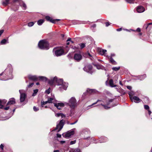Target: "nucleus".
<instances>
[{
	"label": "nucleus",
	"mask_w": 152,
	"mask_h": 152,
	"mask_svg": "<svg viewBox=\"0 0 152 152\" xmlns=\"http://www.w3.org/2000/svg\"><path fill=\"white\" fill-rule=\"evenodd\" d=\"M34 24V23L33 22H31L28 23V26L29 27H31L33 26Z\"/></svg>",
	"instance_id": "nucleus-36"
},
{
	"label": "nucleus",
	"mask_w": 152,
	"mask_h": 152,
	"mask_svg": "<svg viewBox=\"0 0 152 152\" xmlns=\"http://www.w3.org/2000/svg\"><path fill=\"white\" fill-rule=\"evenodd\" d=\"M137 10L138 12L141 13L144 11L145 9L142 6H139L137 7Z\"/></svg>",
	"instance_id": "nucleus-19"
},
{
	"label": "nucleus",
	"mask_w": 152,
	"mask_h": 152,
	"mask_svg": "<svg viewBox=\"0 0 152 152\" xmlns=\"http://www.w3.org/2000/svg\"><path fill=\"white\" fill-rule=\"evenodd\" d=\"M120 66H118V67H113L112 68V69L113 71H117L120 69Z\"/></svg>",
	"instance_id": "nucleus-32"
},
{
	"label": "nucleus",
	"mask_w": 152,
	"mask_h": 152,
	"mask_svg": "<svg viewBox=\"0 0 152 152\" xmlns=\"http://www.w3.org/2000/svg\"><path fill=\"white\" fill-rule=\"evenodd\" d=\"M92 27L93 28H94L96 27V25L95 24H94L92 25Z\"/></svg>",
	"instance_id": "nucleus-63"
},
{
	"label": "nucleus",
	"mask_w": 152,
	"mask_h": 152,
	"mask_svg": "<svg viewBox=\"0 0 152 152\" xmlns=\"http://www.w3.org/2000/svg\"><path fill=\"white\" fill-rule=\"evenodd\" d=\"M106 83L107 86H109L111 87H115L117 86L116 85L114 84L113 80L112 79H110L108 82L106 81Z\"/></svg>",
	"instance_id": "nucleus-13"
},
{
	"label": "nucleus",
	"mask_w": 152,
	"mask_h": 152,
	"mask_svg": "<svg viewBox=\"0 0 152 152\" xmlns=\"http://www.w3.org/2000/svg\"><path fill=\"white\" fill-rule=\"evenodd\" d=\"M82 58V56L80 53H75L74 56V59L75 60L77 61H79L81 60Z\"/></svg>",
	"instance_id": "nucleus-12"
},
{
	"label": "nucleus",
	"mask_w": 152,
	"mask_h": 152,
	"mask_svg": "<svg viewBox=\"0 0 152 152\" xmlns=\"http://www.w3.org/2000/svg\"><path fill=\"white\" fill-rule=\"evenodd\" d=\"M144 108L145 109H146V110H149V106L147 105H144Z\"/></svg>",
	"instance_id": "nucleus-41"
},
{
	"label": "nucleus",
	"mask_w": 152,
	"mask_h": 152,
	"mask_svg": "<svg viewBox=\"0 0 152 152\" xmlns=\"http://www.w3.org/2000/svg\"><path fill=\"white\" fill-rule=\"evenodd\" d=\"M136 31H138V32H140L141 31V29H140V28H138L137 29Z\"/></svg>",
	"instance_id": "nucleus-55"
},
{
	"label": "nucleus",
	"mask_w": 152,
	"mask_h": 152,
	"mask_svg": "<svg viewBox=\"0 0 152 152\" xmlns=\"http://www.w3.org/2000/svg\"><path fill=\"white\" fill-rule=\"evenodd\" d=\"M28 78L31 80L37 81L38 80V76L36 75H29L28 76Z\"/></svg>",
	"instance_id": "nucleus-18"
},
{
	"label": "nucleus",
	"mask_w": 152,
	"mask_h": 152,
	"mask_svg": "<svg viewBox=\"0 0 152 152\" xmlns=\"http://www.w3.org/2000/svg\"><path fill=\"white\" fill-rule=\"evenodd\" d=\"M86 55V56L87 57L89 58L91 60H93V57L92 55L89 53L87 52Z\"/></svg>",
	"instance_id": "nucleus-30"
},
{
	"label": "nucleus",
	"mask_w": 152,
	"mask_h": 152,
	"mask_svg": "<svg viewBox=\"0 0 152 152\" xmlns=\"http://www.w3.org/2000/svg\"><path fill=\"white\" fill-rule=\"evenodd\" d=\"M129 95L130 99L131 97H132V95H134V93L133 91H131L130 92H129Z\"/></svg>",
	"instance_id": "nucleus-33"
},
{
	"label": "nucleus",
	"mask_w": 152,
	"mask_h": 152,
	"mask_svg": "<svg viewBox=\"0 0 152 152\" xmlns=\"http://www.w3.org/2000/svg\"><path fill=\"white\" fill-rule=\"evenodd\" d=\"M9 43L8 40V39H2L0 43V44L1 45H5L7 43Z\"/></svg>",
	"instance_id": "nucleus-27"
},
{
	"label": "nucleus",
	"mask_w": 152,
	"mask_h": 152,
	"mask_svg": "<svg viewBox=\"0 0 152 152\" xmlns=\"http://www.w3.org/2000/svg\"><path fill=\"white\" fill-rule=\"evenodd\" d=\"M0 148L2 150H3L4 148V145L2 144H1L0 146Z\"/></svg>",
	"instance_id": "nucleus-54"
},
{
	"label": "nucleus",
	"mask_w": 152,
	"mask_h": 152,
	"mask_svg": "<svg viewBox=\"0 0 152 152\" xmlns=\"http://www.w3.org/2000/svg\"><path fill=\"white\" fill-rule=\"evenodd\" d=\"M54 106L58 110L61 109V108L64 107V104L62 103H55Z\"/></svg>",
	"instance_id": "nucleus-16"
},
{
	"label": "nucleus",
	"mask_w": 152,
	"mask_h": 152,
	"mask_svg": "<svg viewBox=\"0 0 152 152\" xmlns=\"http://www.w3.org/2000/svg\"><path fill=\"white\" fill-rule=\"evenodd\" d=\"M58 81L57 80V77H55L53 78H51L50 80H48V83L50 86H53L56 83V82L58 83Z\"/></svg>",
	"instance_id": "nucleus-11"
},
{
	"label": "nucleus",
	"mask_w": 152,
	"mask_h": 152,
	"mask_svg": "<svg viewBox=\"0 0 152 152\" xmlns=\"http://www.w3.org/2000/svg\"><path fill=\"white\" fill-rule=\"evenodd\" d=\"M126 2L129 3H134V0H125Z\"/></svg>",
	"instance_id": "nucleus-39"
},
{
	"label": "nucleus",
	"mask_w": 152,
	"mask_h": 152,
	"mask_svg": "<svg viewBox=\"0 0 152 152\" xmlns=\"http://www.w3.org/2000/svg\"><path fill=\"white\" fill-rule=\"evenodd\" d=\"M69 152H81L79 149H71L70 150Z\"/></svg>",
	"instance_id": "nucleus-28"
},
{
	"label": "nucleus",
	"mask_w": 152,
	"mask_h": 152,
	"mask_svg": "<svg viewBox=\"0 0 152 152\" xmlns=\"http://www.w3.org/2000/svg\"><path fill=\"white\" fill-rule=\"evenodd\" d=\"M3 106L1 104V100H0V108H3Z\"/></svg>",
	"instance_id": "nucleus-49"
},
{
	"label": "nucleus",
	"mask_w": 152,
	"mask_h": 152,
	"mask_svg": "<svg viewBox=\"0 0 152 152\" xmlns=\"http://www.w3.org/2000/svg\"><path fill=\"white\" fill-rule=\"evenodd\" d=\"M92 68V66L89 64L83 68V69L85 71L90 74H92L93 72Z\"/></svg>",
	"instance_id": "nucleus-10"
},
{
	"label": "nucleus",
	"mask_w": 152,
	"mask_h": 152,
	"mask_svg": "<svg viewBox=\"0 0 152 152\" xmlns=\"http://www.w3.org/2000/svg\"><path fill=\"white\" fill-rule=\"evenodd\" d=\"M97 51L98 53L102 55H103L104 54V50L102 49L101 48H98Z\"/></svg>",
	"instance_id": "nucleus-25"
},
{
	"label": "nucleus",
	"mask_w": 152,
	"mask_h": 152,
	"mask_svg": "<svg viewBox=\"0 0 152 152\" xmlns=\"http://www.w3.org/2000/svg\"><path fill=\"white\" fill-rule=\"evenodd\" d=\"M44 22V20L42 19L39 20L37 22V24L39 26L42 25Z\"/></svg>",
	"instance_id": "nucleus-31"
},
{
	"label": "nucleus",
	"mask_w": 152,
	"mask_h": 152,
	"mask_svg": "<svg viewBox=\"0 0 152 152\" xmlns=\"http://www.w3.org/2000/svg\"><path fill=\"white\" fill-rule=\"evenodd\" d=\"M113 101V99H108V102L107 104V105H109V104L111 102H112Z\"/></svg>",
	"instance_id": "nucleus-42"
},
{
	"label": "nucleus",
	"mask_w": 152,
	"mask_h": 152,
	"mask_svg": "<svg viewBox=\"0 0 152 152\" xmlns=\"http://www.w3.org/2000/svg\"><path fill=\"white\" fill-rule=\"evenodd\" d=\"M15 99L14 98L10 99L9 101L7 104V105H10L13 104L15 103Z\"/></svg>",
	"instance_id": "nucleus-20"
},
{
	"label": "nucleus",
	"mask_w": 152,
	"mask_h": 152,
	"mask_svg": "<svg viewBox=\"0 0 152 152\" xmlns=\"http://www.w3.org/2000/svg\"><path fill=\"white\" fill-rule=\"evenodd\" d=\"M34 84V83H30L29 85H28V87L29 88H31L33 86Z\"/></svg>",
	"instance_id": "nucleus-43"
},
{
	"label": "nucleus",
	"mask_w": 152,
	"mask_h": 152,
	"mask_svg": "<svg viewBox=\"0 0 152 152\" xmlns=\"http://www.w3.org/2000/svg\"><path fill=\"white\" fill-rule=\"evenodd\" d=\"M56 136L58 137H61V135L58 133L57 134Z\"/></svg>",
	"instance_id": "nucleus-56"
},
{
	"label": "nucleus",
	"mask_w": 152,
	"mask_h": 152,
	"mask_svg": "<svg viewBox=\"0 0 152 152\" xmlns=\"http://www.w3.org/2000/svg\"><path fill=\"white\" fill-rule=\"evenodd\" d=\"M53 152H59V150H56L53 151Z\"/></svg>",
	"instance_id": "nucleus-64"
},
{
	"label": "nucleus",
	"mask_w": 152,
	"mask_h": 152,
	"mask_svg": "<svg viewBox=\"0 0 152 152\" xmlns=\"http://www.w3.org/2000/svg\"><path fill=\"white\" fill-rule=\"evenodd\" d=\"M110 107H108L107 106H106L105 105V109H108L109 108H110Z\"/></svg>",
	"instance_id": "nucleus-61"
},
{
	"label": "nucleus",
	"mask_w": 152,
	"mask_h": 152,
	"mask_svg": "<svg viewBox=\"0 0 152 152\" xmlns=\"http://www.w3.org/2000/svg\"><path fill=\"white\" fill-rule=\"evenodd\" d=\"M77 121V120H76L75 122L74 123H70L69 124H70L72 125L76 124Z\"/></svg>",
	"instance_id": "nucleus-57"
},
{
	"label": "nucleus",
	"mask_w": 152,
	"mask_h": 152,
	"mask_svg": "<svg viewBox=\"0 0 152 152\" xmlns=\"http://www.w3.org/2000/svg\"><path fill=\"white\" fill-rule=\"evenodd\" d=\"M9 107L8 106V107H4V109L5 110H8L9 109Z\"/></svg>",
	"instance_id": "nucleus-59"
},
{
	"label": "nucleus",
	"mask_w": 152,
	"mask_h": 152,
	"mask_svg": "<svg viewBox=\"0 0 152 152\" xmlns=\"http://www.w3.org/2000/svg\"><path fill=\"white\" fill-rule=\"evenodd\" d=\"M81 49H82L84 48L86 46L85 44L84 43H81L79 44Z\"/></svg>",
	"instance_id": "nucleus-34"
},
{
	"label": "nucleus",
	"mask_w": 152,
	"mask_h": 152,
	"mask_svg": "<svg viewBox=\"0 0 152 152\" xmlns=\"http://www.w3.org/2000/svg\"><path fill=\"white\" fill-rule=\"evenodd\" d=\"M55 99L54 97H48V103H52L53 101H54Z\"/></svg>",
	"instance_id": "nucleus-29"
},
{
	"label": "nucleus",
	"mask_w": 152,
	"mask_h": 152,
	"mask_svg": "<svg viewBox=\"0 0 152 152\" xmlns=\"http://www.w3.org/2000/svg\"><path fill=\"white\" fill-rule=\"evenodd\" d=\"M1 104L3 105V104H4L7 102V101L6 100H1Z\"/></svg>",
	"instance_id": "nucleus-45"
},
{
	"label": "nucleus",
	"mask_w": 152,
	"mask_h": 152,
	"mask_svg": "<svg viewBox=\"0 0 152 152\" xmlns=\"http://www.w3.org/2000/svg\"><path fill=\"white\" fill-rule=\"evenodd\" d=\"M58 83L56 82V83L58 86H61L59 88V89L60 91H63V90H66L68 86V83H66L63 82V80L62 79H58Z\"/></svg>",
	"instance_id": "nucleus-2"
},
{
	"label": "nucleus",
	"mask_w": 152,
	"mask_h": 152,
	"mask_svg": "<svg viewBox=\"0 0 152 152\" xmlns=\"http://www.w3.org/2000/svg\"><path fill=\"white\" fill-rule=\"evenodd\" d=\"M108 58L110 62L113 65H116L117 64V62L115 61L111 57H108Z\"/></svg>",
	"instance_id": "nucleus-23"
},
{
	"label": "nucleus",
	"mask_w": 152,
	"mask_h": 152,
	"mask_svg": "<svg viewBox=\"0 0 152 152\" xmlns=\"http://www.w3.org/2000/svg\"><path fill=\"white\" fill-rule=\"evenodd\" d=\"M75 129H72L65 133H64L62 134L63 136L66 138H69L71 135H73L74 134V130Z\"/></svg>",
	"instance_id": "nucleus-8"
},
{
	"label": "nucleus",
	"mask_w": 152,
	"mask_h": 152,
	"mask_svg": "<svg viewBox=\"0 0 152 152\" xmlns=\"http://www.w3.org/2000/svg\"><path fill=\"white\" fill-rule=\"evenodd\" d=\"M76 142V141L75 140L71 141L70 142V145H73V144H75Z\"/></svg>",
	"instance_id": "nucleus-46"
},
{
	"label": "nucleus",
	"mask_w": 152,
	"mask_h": 152,
	"mask_svg": "<svg viewBox=\"0 0 152 152\" xmlns=\"http://www.w3.org/2000/svg\"><path fill=\"white\" fill-rule=\"evenodd\" d=\"M115 56V54L114 53H112L111 54V56H109V57H111L112 58L113 57H114Z\"/></svg>",
	"instance_id": "nucleus-53"
},
{
	"label": "nucleus",
	"mask_w": 152,
	"mask_h": 152,
	"mask_svg": "<svg viewBox=\"0 0 152 152\" xmlns=\"http://www.w3.org/2000/svg\"><path fill=\"white\" fill-rule=\"evenodd\" d=\"M86 91L89 94L97 93L98 92V91L95 89H88Z\"/></svg>",
	"instance_id": "nucleus-22"
},
{
	"label": "nucleus",
	"mask_w": 152,
	"mask_h": 152,
	"mask_svg": "<svg viewBox=\"0 0 152 152\" xmlns=\"http://www.w3.org/2000/svg\"><path fill=\"white\" fill-rule=\"evenodd\" d=\"M19 92L20 94V102H23L24 101L26 97V94H25V91L24 90H19Z\"/></svg>",
	"instance_id": "nucleus-7"
},
{
	"label": "nucleus",
	"mask_w": 152,
	"mask_h": 152,
	"mask_svg": "<svg viewBox=\"0 0 152 152\" xmlns=\"http://www.w3.org/2000/svg\"><path fill=\"white\" fill-rule=\"evenodd\" d=\"M50 88H49L48 89L46 90V91H45V92L46 93H47V94H49L50 93Z\"/></svg>",
	"instance_id": "nucleus-47"
},
{
	"label": "nucleus",
	"mask_w": 152,
	"mask_h": 152,
	"mask_svg": "<svg viewBox=\"0 0 152 152\" xmlns=\"http://www.w3.org/2000/svg\"><path fill=\"white\" fill-rule=\"evenodd\" d=\"M13 70L12 65L10 64H8L4 71L0 74V76L3 75L5 78H0V80H7L12 79L13 78Z\"/></svg>",
	"instance_id": "nucleus-1"
},
{
	"label": "nucleus",
	"mask_w": 152,
	"mask_h": 152,
	"mask_svg": "<svg viewBox=\"0 0 152 152\" xmlns=\"http://www.w3.org/2000/svg\"><path fill=\"white\" fill-rule=\"evenodd\" d=\"M126 88L129 90H131L132 89V87L130 86H127Z\"/></svg>",
	"instance_id": "nucleus-51"
},
{
	"label": "nucleus",
	"mask_w": 152,
	"mask_h": 152,
	"mask_svg": "<svg viewBox=\"0 0 152 152\" xmlns=\"http://www.w3.org/2000/svg\"><path fill=\"white\" fill-rule=\"evenodd\" d=\"M151 24H152V23H148V24L147 25V26L146 27V28H147L148 26L149 25H151Z\"/></svg>",
	"instance_id": "nucleus-62"
},
{
	"label": "nucleus",
	"mask_w": 152,
	"mask_h": 152,
	"mask_svg": "<svg viewBox=\"0 0 152 152\" xmlns=\"http://www.w3.org/2000/svg\"><path fill=\"white\" fill-rule=\"evenodd\" d=\"M48 80V78L42 76H38V80L46 81H47Z\"/></svg>",
	"instance_id": "nucleus-21"
},
{
	"label": "nucleus",
	"mask_w": 152,
	"mask_h": 152,
	"mask_svg": "<svg viewBox=\"0 0 152 152\" xmlns=\"http://www.w3.org/2000/svg\"><path fill=\"white\" fill-rule=\"evenodd\" d=\"M83 133L86 135H89L90 133V132L88 131L84 130L83 131Z\"/></svg>",
	"instance_id": "nucleus-37"
},
{
	"label": "nucleus",
	"mask_w": 152,
	"mask_h": 152,
	"mask_svg": "<svg viewBox=\"0 0 152 152\" xmlns=\"http://www.w3.org/2000/svg\"><path fill=\"white\" fill-rule=\"evenodd\" d=\"M61 113H56L55 114V116L56 117H59L60 116H61Z\"/></svg>",
	"instance_id": "nucleus-44"
},
{
	"label": "nucleus",
	"mask_w": 152,
	"mask_h": 152,
	"mask_svg": "<svg viewBox=\"0 0 152 152\" xmlns=\"http://www.w3.org/2000/svg\"><path fill=\"white\" fill-rule=\"evenodd\" d=\"M48 103V102L47 101H46L45 102H44V101L43 102V101H42L41 102V105L42 107L43 106V105H44L45 104H47Z\"/></svg>",
	"instance_id": "nucleus-38"
},
{
	"label": "nucleus",
	"mask_w": 152,
	"mask_h": 152,
	"mask_svg": "<svg viewBox=\"0 0 152 152\" xmlns=\"http://www.w3.org/2000/svg\"><path fill=\"white\" fill-rule=\"evenodd\" d=\"M39 48L43 50H48L49 49V44L48 42L45 40H42L40 41L38 44Z\"/></svg>",
	"instance_id": "nucleus-3"
},
{
	"label": "nucleus",
	"mask_w": 152,
	"mask_h": 152,
	"mask_svg": "<svg viewBox=\"0 0 152 152\" xmlns=\"http://www.w3.org/2000/svg\"><path fill=\"white\" fill-rule=\"evenodd\" d=\"M99 142L100 143L103 142H104V137H101L99 139Z\"/></svg>",
	"instance_id": "nucleus-40"
},
{
	"label": "nucleus",
	"mask_w": 152,
	"mask_h": 152,
	"mask_svg": "<svg viewBox=\"0 0 152 152\" xmlns=\"http://www.w3.org/2000/svg\"><path fill=\"white\" fill-rule=\"evenodd\" d=\"M62 118H64L65 117V115L63 113H61V115Z\"/></svg>",
	"instance_id": "nucleus-52"
},
{
	"label": "nucleus",
	"mask_w": 152,
	"mask_h": 152,
	"mask_svg": "<svg viewBox=\"0 0 152 152\" xmlns=\"http://www.w3.org/2000/svg\"><path fill=\"white\" fill-rule=\"evenodd\" d=\"M45 19L48 21H49L53 23H56V22H57L59 20V19H53L51 18L49 16H46L45 17Z\"/></svg>",
	"instance_id": "nucleus-14"
},
{
	"label": "nucleus",
	"mask_w": 152,
	"mask_h": 152,
	"mask_svg": "<svg viewBox=\"0 0 152 152\" xmlns=\"http://www.w3.org/2000/svg\"><path fill=\"white\" fill-rule=\"evenodd\" d=\"M121 30H122L121 28H118L116 29V31H121Z\"/></svg>",
	"instance_id": "nucleus-60"
},
{
	"label": "nucleus",
	"mask_w": 152,
	"mask_h": 152,
	"mask_svg": "<svg viewBox=\"0 0 152 152\" xmlns=\"http://www.w3.org/2000/svg\"><path fill=\"white\" fill-rule=\"evenodd\" d=\"M132 101H134L135 103H139L141 101V99L137 96H134L132 97H131L130 99Z\"/></svg>",
	"instance_id": "nucleus-17"
},
{
	"label": "nucleus",
	"mask_w": 152,
	"mask_h": 152,
	"mask_svg": "<svg viewBox=\"0 0 152 152\" xmlns=\"http://www.w3.org/2000/svg\"><path fill=\"white\" fill-rule=\"evenodd\" d=\"M94 66H95L98 69H103L104 67L103 66L99 64H93Z\"/></svg>",
	"instance_id": "nucleus-24"
},
{
	"label": "nucleus",
	"mask_w": 152,
	"mask_h": 152,
	"mask_svg": "<svg viewBox=\"0 0 152 152\" xmlns=\"http://www.w3.org/2000/svg\"><path fill=\"white\" fill-rule=\"evenodd\" d=\"M67 104L72 110L75 109L77 106V100L74 97H72L69 99Z\"/></svg>",
	"instance_id": "nucleus-4"
},
{
	"label": "nucleus",
	"mask_w": 152,
	"mask_h": 152,
	"mask_svg": "<svg viewBox=\"0 0 152 152\" xmlns=\"http://www.w3.org/2000/svg\"><path fill=\"white\" fill-rule=\"evenodd\" d=\"M146 77V74H144L143 75L139 76L137 77L138 79L140 80H142L144 79Z\"/></svg>",
	"instance_id": "nucleus-26"
},
{
	"label": "nucleus",
	"mask_w": 152,
	"mask_h": 152,
	"mask_svg": "<svg viewBox=\"0 0 152 152\" xmlns=\"http://www.w3.org/2000/svg\"><path fill=\"white\" fill-rule=\"evenodd\" d=\"M4 31L2 30H0V37L3 32Z\"/></svg>",
	"instance_id": "nucleus-58"
},
{
	"label": "nucleus",
	"mask_w": 152,
	"mask_h": 152,
	"mask_svg": "<svg viewBox=\"0 0 152 152\" xmlns=\"http://www.w3.org/2000/svg\"><path fill=\"white\" fill-rule=\"evenodd\" d=\"M33 109L34 111H37L39 110V109L37 108L36 107H34Z\"/></svg>",
	"instance_id": "nucleus-48"
},
{
	"label": "nucleus",
	"mask_w": 152,
	"mask_h": 152,
	"mask_svg": "<svg viewBox=\"0 0 152 152\" xmlns=\"http://www.w3.org/2000/svg\"><path fill=\"white\" fill-rule=\"evenodd\" d=\"M19 0H18V1H16L15 2L16 4V5H18L16 7V8L15 9V8H14V7H12L14 11H16V10H18V8H19V6H18V5L19 4L20 6L22 8V9L23 10H26L27 8V7H26V4L23 1H21L20 2H19L18 1Z\"/></svg>",
	"instance_id": "nucleus-6"
},
{
	"label": "nucleus",
	"mask_w": 152,
	"mask_h": 152,
	"mask_svg": "<svg viewBox=\"0 0 152 152\" xmlns=\"http://www.w3.org/2000/svg\"><path fill=\"white\" fill-rule=\"evenodd\" d=\"M105 24L106 26H108L109 25H110V24L109 22H107L105 23Z\"/></svg>",
	"instance_id": "nucleus-50"
},
{
	"label": "nucleus",
	"mask_w": 152,
	"mask_h": 152,
	"mask_svg": "<svg viewBox=\"0 0 152 152\" xmlns=\"http://www.w3.org/2000/svg\"><path fill=\"white\" fill-rule=\"evenodd\" d=\"M64 121L62 119L61 120L58 124H57L55 130L58 129L57 132H59L62 128L64 125Z\"/></svg>",
	"instance_id": "nucleus-9"
},
{
	"label": "nucleus",
	"mask_w": 152,
	"mask_h": 152,
	"mask_svg": "<svg viewBox=\"0 0 152 152\" xmlns=\"http://www.w3.org/2000/svg\"><path fill=\"white\" fill-rule=\"evenodd\" d=\"M97 103H98V105L99 106H102L104 108V102L102 100H98L96 102L93 103L91 105L89 106H91L94 104H96Z\"/></svg>",
	"instance_id": "nucleus-15"
},
{
	"label": "nucleus",
	"mask_w": 152,
	"mask_h": 152,
	"mask_svg": "<svg viewBox=\"0 0 152 152\" xmlns=\"http://www.w3.org/2000/svg\"><path fill=\"white\" fill-rule=\"evenodd\" d=\"M38 89H36L34 90V92L32 94L33 96H36L38 92Z\"/></svg>",
	"instance_id": "nucleus-35"
},
{
	"label": "nucleus",
	"mask_w": 152,
	"mask_h": 152,
	"mask_svg": "<svg viewBox=\"0 0 152 152\" xmlns=\"http://www.w3.org/2000/svg\"><path fill=\"white\" fill-rule=\"evenodd\" d=\"M54 56H60L64 54V50L61 48H55L53 50Z\"/></svg>",
	"instance_id": "nucleus-5"
}]
</instances>
